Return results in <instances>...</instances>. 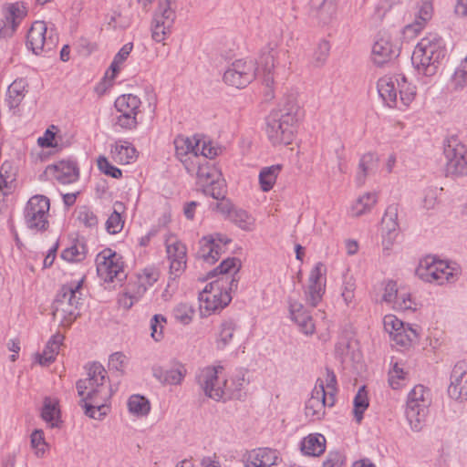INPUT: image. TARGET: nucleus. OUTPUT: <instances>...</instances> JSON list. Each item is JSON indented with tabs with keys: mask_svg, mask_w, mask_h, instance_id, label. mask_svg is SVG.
I'll list each match as a JSON object with an SVG mask.
<instances>
[{
	"mask_svg": "<svg viewBox=\"0 0 467 467\" xmlns=\"http://www.w3.org/2000/svg\"><path fill=\"white\" fill-rule=\"evenodd\" d=\"M85 256L86 245L78 241L63 250L61 254V257L67 262H80Z\"/></svg>",
	"mask_w": 467,
	"mask_h": 467,
	"instance_id": "obj_49",
	"label": "nucleus"
},
{
	"mask_svg": "<svg viewBox=\"0 0 467 467\" xmlns=\"http://www.w3.org/2000/svg\"><path fill=\"white\" fill-rule=\"evenodd\" d=\"M25 16L26 9L21 3L9 5L5 13V19L0 22V37L11 36Z\"/></svg>",
	"mask_w": 467,
	"mask_h": 467,
	"instance_id": "obj_23",
	"label": "nucleus"
},
{
	"mask_svg": "<svg viewBox=\"0 0 467 467\" xmlns=\"http://www.w3.org/2000/svg\"><path fill=\"white\" fill-rule=\"evenodd\" d=\"M393 307L399 310H414L415 303L408 293H400L395 300Z\"/></svg>",
	"mask_w": 467,
	"mask_h": 467,
	"instance_id": "obj_63",
	"label": "nucleus"
},
{
	"mask_svg": "<svg viewBox=\"0 0 467 467\" xmlns=\"http://www.w3.org/2000/svg\"><path fill=\"white\" fill-rule=\"evenodd\" d=\"M282 170V165L275 164L265 167L259 173V182L263 192H269L275 185L277 176Z\"/></svg>",
	"mask_w": 467,
	"mask_h": 467,
	"instance_id": "obj_40",
	"label": "nucleus"
},
{
	"mask_svg": "<svg viewBox=\"0 0 467 467\" xmlns=\"http://www.w3.org/2000/svg\"><path fill=\"white\" fill-rule=\"evenodd\" d=\"M432 16V5L430 1L424 0L421 3L418 16L413 24L408 25L403 30L405 37L416 36L423 28L425 23Z\"/></svg>",
	"mask_w": 467,
	"mask_h": 467,
	"instance_id": "obj_30",
	"label": "nucleus"
},
{
	"mask_svg": "<svg viewBox=\"0 0 467 467\" xmlns=\"http://www.w3.org/2000/svg\"><path fill=\"white\" fill-rule=\"evenodd\" d=\"M330 52V44L328 41L323 39L317 44L314 54L313 59L316 66L320 67L327 61Z\"/></svg>",
	"mask_w": 467,
	"mask_h": 467,
	"instance_id": "obj_56",
	"label": "nucleus"
},
{
	"mask_svg": "<svg viewBox=\"0 0 467 467\" xmlns=\"http://www.w3.org/2000/svg\"><path fill=\"white\" fill-rule=\"evenodd\" d=\"M64 339L63 335L57 333L48 340L43 352L36 356L37 361L41 366H48L52 363Z\"/></svg>",
	"mask_w": 467,
	"mask_h": 467,
	"instance_id": "obj_33",
	"label": "nucleus"
},
{
	"mask_svg": "<svg viewBox=\"0 0 467 467\" xmlns=\"http://www.w3.org/2000/svg\"><path fill=\"white\" fill-rule=\"evenodd\" d=\"M405 372L402 368H400L398 364H395L393 368L389 373V383L394 389H398L401 387V380L405 379Z\"/></svg>",
	"mask_w": 467,
	"mask_h": 467,
	"instance_id": "obj_61",
	"label": "nucleus"
},
{
	"mask_svg": "<svg viewBox=\"0 0 467 467\" xmlns=\"http://www.w3.org/2000/svg\"><path fill=\"white\" fill-rule=\"evenodd\" d=\"M159 272L155 268H145L140 274L138 275V281L136 284L130 285L136 290V298H140L148 289L153 285L159 279Z\"/></svg>",
	"mask_w": 467,
	"mask_h": 467,
	"instance_id": "obj_36",
	"label": "nucleus"
},
{
	"mask_svg": "<svg viewBox=\"0 0 467 467\" xmlns=\"http://www.w3.org/2000/svg\"><path fill=\"white\" fill-rule=\"evenodd\" d=\"M130 412L138 416H145L150 412V405L149 400L140 395H132L128 400Z\"/></svg>",
	"mask_w": 467,
	"mask_h": 467,
	"instance_id": "obj_47",
	"label": "nucleus"
},
{
	"mask_svg": "<svg viewBox=\"0 0 467 467\" xmlns=\"http://www.w3.org/2000/svg\"><path fill=\"white\" fill-rule=\"evenodd\" d=\"M354 410L353 413L355 416V419L357 422H360L363 419V413L368 407V393L366 390V387L362 386L358 389L354 400Z\"/></svg>",
	"mask_w": 467,
	"mask_h": 467,
	"instance_id": "obj_46",
	"label": "nucleus"
},
{
	"mask_svg": "<svg viewBox=\"0 0 467 467\" xmlns=\"http://www.w3.org/2000/svg\"><path fill=\"white\" fill-rule=\"evenodd\" d=\"M398 204H390L386 209L381 221L382 244L385 249H389L398 235Z\"/></svg>",
	"mask_w": 467,
	"mask_h": 467,
	"instance_id": "obj_24",
	"label": "nucleus"
},
{
	"mask_svg": "<svg viewBox=\"0 0 467 467\" xmlns=\"http://www.w3.org/2000/svg\"><path fill=\"white\" fill-rule=\"evenodd\" d=\"M141 101L132 94H124L115 100V108L120 113L115 122L124 130H134L138 125L137 115L140 113Z\"/></svg>",
	"mask_w": 467,
	"mask_h": 467,
	"instance_id": "obj_13",
	"label": "nucleus"
},
{
	"mask_svg": "<svg viewBox=\"0 0 467 467\" xmlns=\"http://www.w3.org/2000/svg\"><path fill=\"white\" fill-rule=\"evenodd\" d=\"M308 16L318 25H328L337 12L336 0H309Z\"/></svg>",
	"mask_w": 467,
	"mask_h": 467,
	"instance_id": "obj_22",
	"label": "nucleus"
},
{
	"mask_svg": "<svg viewBox=\"0 0 467 467\" xmlns=\"http://www.w3.org/2000/svg\"><path fill=\"white\" fill-rule=\"evenodd\" d=\"M187 370L183 364L174 362L170 368L154 366L152 368L153 377L162 385H180Z\"/></svg>",
	"mask_w": 467,
	"mask_h": 467,
	"instance_id": "obj_25",
	"label": "nucleus"
},
{
	"mask_svg": "<svg viewBox=\"0 0 467 467\" xmlns=\"http://www.w3.org/2000/svg\"><path fill=\"white\" fill-rule=\"evenodd\" d=\"M448 394L457 400H467V360H461L454 365Z\"/></svg>",
	"mask_w": 467,
	"mask_h": 467,
	"instance_id": "obj_20",
	"label": "nucleus"
},
{
	"mask_svg": "<svg viewBox=\"0 0 467 467\" xmlns=\"http://www.w3.org/2000/svg\"><path fill=\"white\" fill-rule=\"evenodd\" d=\"M430 390L423 385L415 386L408 395L406 418L414 431H420L426 421L431 405Z\"/></svg>",
	"mask_w": 467,
	"mask_h": 467,
	"instance_id": "obj_8",
	"label": "nucleus"
},
{
	"mask_svg": "<svg viewBox=\"0 0 467 467\" xmlns=\"http://www.w3.org/2000/svg\"><path fill=\"white\" fill-rule=\"evenodd\" d=\"M175 0H159V8L154 15L152 23V38L156 42H162L175 20V12L172 4Z\"/></svg>",
	"mask_w": 467,
	"mask_h": 467,
	"instance_id": "obj_15",
	"label": "nucleus"
},
{
	"mask_svg": "<svg viewBox=\"0 0 467 467\" xmlns=\"http://www.w3.org/2000/svg\"><path fill=\"white\" fill-rule=\"evenodd\" d=\"M416 275L425 282L437 285L451 283L455 279L453 269L446 262L431 256L420 261Z\"/></svg>",
	"mask_w": 467,
	"mask_h": 467,
	"instance_id": "obj_10",
	"label": "nucleus"
},
{
	"mask_svg": "<svg viewBox=\"0 0 467 467\" xmlns=\"http://www.w3.org/2000/svg\"><path fill=\"white\" fill-rule=\"evenodd\" d=\"M96 263L97 273L104 282H113L114 280L121 282L126 278L121 257L110 249L99 254Z\"/></svg>",
	"mask_w": 467,
	"mask_h": 467,
	"instance_id": "obj_12",
	"label": "nucleus"
},
{
	"mask_svg": "<svg viewBox=\"0 0 467 467\" xmlns=\"http://www.w3.org/2000/svg\"><path fill=\"white\" fill-rule=\"evenodd\" d=\"M286 55V51L267 47L262 51L257 67L251 60L237 59L225 70L223 81L229 86L242 88L258 76L262 78L265 85L270 88L274 84L275 75L281 69L279 60Z\"/></svg>",
	"mask_w": 467,
	"mask_h": 467,
	"instance_id": "obj_1",
	"label": "nucleus"
},
{
	"mask_svg": "<svg viewBox=\"0 0 467 467\" xmlns=\"http://www.w3.org/2000/svg\"><path fill=\"white\" fill-rule=\"evenodd\" d=\"M47 25L43 21H35L26 36V46L36 55L43 51H49L55 46L52 36L47 37Z\"/></svg>",
	"mask_w": 467,
	"mask_h": 467,
	"instance_id": "obj_17",
	"label": "nucleus"
},
{
	"mask_svg": "<svg viewBox=\"0 0 467 467\" xmlns=\"http://www.w3.org/2000/svg\"><path fill=\"white\" fill-rule=\"evenodd\" d=\"M15 173L9 162H5L0 168V191L6 195L14 187Z\"/></svg>",
	"mask_w": 467,
	"mask_h": 467,
	"instance_id": "obj_48",
	"label": "nucleus"
},
{
	"mask_svg": "<svg viewBox=\"0 0 467 467\" xmlns=\"http://www.w3.org/2000/svg\"><path fill=\"white\" fill-rule=\"evenodd\" d=\"M123 209V203L119 202H116L114 203V211L109 215L106 222V229L107 231L111 234H115L119 233L122 228L124 222L121 219L120 211Z\"/></svg>",
	"mask_w": 467,
	"mask_h": 467,
	"instance_id": "obj_45",
	"label": "nucleus"
},
{
	"mask_svg": "<svg viewBox=\"0 0 467 467\" xmlns=\"http://www.w3.org/2000/svg\"><path fill=\"white\" fill-rule=\"evenodd\" d=\"M324 382L326 395L328 398L329 406H334L335 404V395L337 392V378L333 370L327 368L326 369V379Z\"/></svg>",
	"mask_w": 467,
	"mask_h": 467,
	"instance_id": "obj_53",
	"label": "nucleus"
},
{
	"mask_svg": "<svg viewBox=\"0 0 467 467\" xmlns=\"http://www.w3.org/2000/svg\"><path fill=\"white\" fill-rule=\"evenodd\" d=\"M47 171L52 173L55 179L62 184L72 183L79 176L77 163L72 161H60L54 165H49Z\"/></svg>",
	"mask_w": 467,
	"mask_h": 467,
	"instance_id": "obj_26",
	"label": "nucleus"
},
{
	"mask_svg": "<svg viewBox=\"0 0 467 467\" xmlns=\"http://www.w3.org/2000/svg\"><path fill=\"white\" fill-rule=\"evenodd\" d=\"M31 447L35 450L36 457L41 458L46 453L47 448L48 447L47 442L45 440L44 432L42 430H35L30 436Z\"/></svg>",
	"mask_w": 467,
	"mask_h": 467,
	"instance_id": "obj_52",
	"label": "nucleus"
},
{
	"mask_svg": "<svg viewBox=\"0 0 467 467\" xmlns=\"http://www.w3.org/2000/svg\"><path fill=\"white\" fill-rule=\"evenodd\" d=\"M384 327L390 336H393L400 330H404L405 327L403 322L395 316H386L384 317Z\"/></svg>",
	"mask_w": 467,
	"mask_h": 467,
	"instance_id": "obj_62",
	"label": "nucleus"
},
{
	"mask_svg": "<svg viewBox=\"0 0 467 467\" xmlns=\"http://www.w3.org/2000/svg\"><path fill=\"white\" fill-rule=\"evenodd\" d=\"M379 95L389 108H398L400 104L409 106L416 96V87L408 83L402 75L384 76L377 82Z\"/></svg>",
	"mask_w": 467,
	"mask_h": 467,
	"instance_id": "obj_7",
	"label": "nucleus"
},
{
	"mask_svg": "<svg viewBox=\"0 0 467 467\" xmlns=\"http://www.w3.org/2000/svg\"><path fill=\"white\" fill-rule=\"evenodd\" d=\"M222 366L206 367L197 375V383L204 391L205 395L214 400H221L226 398L227 380H220L219 373L223 370Z\"/></svg>",
	"mask_w": 467,
	"mask_h": 467,
	"instance_id": "obj_11",
	"label": "nucleus"
},
{
	"mask_svg": "<svg viewBox=\"0 0 467 467\" xmlns=\"http://www.w3.org/2000/svg\"><path fill=\"white\" fill-rule=\"evenodd\" d=\"M300 117L296 99L292 95L285 97L266 118L265 133L269 141L275 146L290 144L297 131Z\"/></svg>",
	"mask_w": 467,
	"mask_h": 467,
	"instance_id": "obj_3",
	"label": "nucleus"
},
{
	"mask_svg": "<svg viewBox=\"0 0 467 467\" xmlns=\"http://www.w3.org/2000/svg\"><path fill=\"white\" fill-rule=\"evenodd\" d=\"M132 48L133 44L127 43L120 48V50L114 57V59L109 67V70L111 71L109 78L111 80H113L116 75L119 73L120 69V65L128 58L130 52L132 51Z\"/></svg>",
	"mask_w": 467,
	"mask_h": 467,
	"instance_id": "obj_50",
	"label": "nucleus"
},
{
	"mask_svg": "<svg viewBox=\"0 0 467 467\" xmlns=\"http://www.w3.org/2000/svg\"><path fill=\"white\" fill-rule=\"evenodd\" d=\"M26 81L23 78L16 79L7 89V104L10 109H16L25 98Z\"/></svg>",
	"mask_w": 467,
	"mask_h": 467,
	"instance_id": "obj_37",
	"label": "nucleus"
},
{
	"mask_svg": "<svg viewBox=\"0 0 467 467\" xmlns=\"http://www.w3.org/2000/svg\"><path fill=\"white\" fill-rule=\"evenodd\" d=\"M203 192L215 200L223 199L225 195L223 182L220 178L215 180L214 182L203 187Z\"/></svg>",
	"mask_w": 467,
	"mask_h": 467,
	"instance_id": "obj_59",
	"label": "nucleus"
},
{
	"mask_svg": "<svg viewBox=\"0 0 467 467\" xmlns=\"http://www.w3.org/2000/svg\"><path fill=\"white\" fill-rule=\"evenodd\" d=\"M289 312L291 318L297 324L304 334L311 335L315 332V324L312 317L307 313L300 302L290 301Z\"/></svg>",
	"mask_w": 467,
	"mask_h": 467,
	"instance_id": "obj_28",
	"label": "nucleus"
},
{
	"mask_svg": "<svg viewBox=\"0 0 467 467\" xmlns=\"http://www.w3.org/2000/svg\"><path fill=\"white\" fill-rule=\"evenodd\" d=\"M201 140L188 137H177L174 140L175 152L177 157L185 161L182 158L192 155L194 159H199Z\"/></svg>",
	"mask_w": 467,
	"mask_h": 467,
	"instance_id": "obj_31",
	"label": "nucleus"
},
{
	"mask_svg": "<svg viewBox=\"0 0 467 467\" xmlns=\"http://www.w3.org/2000/svg\"><path fill=\"white\" fill-rule=\"evenodd\" d=\"M78 220L88 228H96L99 221L97 215L87 206H82L78 212Z\"/></svg>",
	"mask_w": 467,
	"mask_h": 467,
	"instance_id": "obj_57",
	"label": "nucleus"
},
{
	"mask_svg": "<svg viewBox=\"0 0 467 467\" xmlns=\"http://www.w3.org/2000/svg\"><path fill=\"white\" fill-rule=\"evenodd\" d=\"M83 280L64 285L53 302V317L59 326L69 327L79 317L81 305V288Z\"/></svg>",
	"mask_w": 467,
	"mask_h": 467,
	"instance_id": "obj_5",
	"label": "nucleus"
},
{
	"mask_svg": "<svg viewBox=\"0 0 467 467\" xmlns=\"http://www.w3.org/2000/svg\"><path fill=\"white\" fill-rule=\"evenodd\" d=\"M398 56L399 49L392 44L389 34L379 32L372 47L371 59L373 63L380 67Z\"/></svg>",
	"mask_w": 467,
	"mask_h": 467,
	"instance_id": "obj_19",
	"label": "nucleus"
},
{
	"mask_svg": "<svg viewBox=\"0 0 467 467\" xmlns=\"http://www.w3.org/2000/svg\"><path fill=\"white\" fill-rule=\"evenodd\" d=\"M88 378L77 381L78 394L81 397L80 405L85 414L95 420H102L109 410L107 404L112 396L110 386L106 383L107 371L99 362L87 366Z\"/></svg>",
	"mask_w": 467,
	"mask_h": 467,
	"instance_id": "obj_2",
	"label": "nucleus"
},
{
	"mask_svg": "<svg viewBox=\"0 0 467 467\" xmlns=\"http://www.w3.org/2000/svg\"><path fill=\"white\" fill-rule=\"evenodd\" d=\"M247 380L245 379V373L238 371L231 379L227 380L226 385V398L227 399H239L241 397V390L244 389Z\"/></svg>",
	"mask_w": 467,
	"mask_h": 467,
	"instance_id": "obj_43",
	"label": "nucleus"
},
{
	"mask_svg": "<svg viewBox=\"0 0 467 467\" xmlns=\"http://www.w3.org/2000/svg\"><path fill=\"white\" fill-rule=\"evenodd\" d=\"M42 419L50 425L51 428L59 426V410L55 402L49 398H46L41 411Z\"/></svg>",
	"mask_w": 467,
	"mask_h": 467,
	"instance_id": "obj_42",
	"label": "nucleus"
},
{
	"mask_svg": "<svg viewBox=\"0 0 467 467\" xmlns=\"http://www.w3.org/2000/svg\"><path fill=\"white\" fill-rule=\"evenodd\" d=\"M196 164L198 165L196 172L197 182L202 188L214 182L215 180L221 177L220 171L210 161H202L199 160L196 161Z\"/></svg>",
	"mask_w": 467,
	"mask_h": 467,
	"instance_id": "obj_34",
	"label": "nucleus"
},
{
	"mask_svg": "<svg viewBox=\"0 0 467 467\" xmlns=\"http://www.w3.org/2000/svg\"><path fill=\"white\" fill-rule=\"evenodd\" d=\"M445 54L443 39L437 34H429L416 46L411 61L419 73L424 76H433Z\"/></svg>",
	"mask_w": 467,
	"mask_h": 467,
	"instance_id": "obj_4",
	"label": "nucleus"
},
{
	"mask_svg": "<svg viewBox=\"0 0 467 467\" xmlns=\"http://www.w3.org/2000/svg\"><path fill=\"white\" fill-rule=\"evenodd\" d=\"M330 407L326 395L322 379H318L311 392V397L306 402L305 414L311 421L321 420L325 415V408Z\"/></svg>",
	"mask_w": 467,
	"mask_h": 467,
	"instance_id": "obj_16",
	"label": "nucleus"
},
{
	"mask_svg": "<svg viewBox=\"0 0 467 467\" xmlns=\"http://www.w3.org/2000/svg\"><path fill=\"white\" fill-rule=\"evenodd\" d=\"M193 314V308L186 303H180L173 309V316L175 319L184 325H187L192 321Z\"/></svg>",
	"mask_w": 467,
	"mask_h": 467,
	"instance_id": "obj_54",
	"label": "nucleus"
},
{
	"mask_svg": "<svg viewBox=\"0 0 467 467\" xmlns=\"http://www.w3.org/2000/svg\"><path fill=\"white\" fill-rule=\"evenodd\" d=\"M378 161V157L372 152L365 153L360 158L358 171L357 173V182L359 185L364 184L367 176L376 170Z\"/></svg>",
	"mask_w": 467,
	"mask_h": 467,
	"instance_id": "obj_39",
	"label": "nucleus"
},
{
	"mask_svg": "<svg viewBox=\"0 0 467 467\" xmlns=\"http://www.w3.org/2000/svg\"><path fill=\"white\" fill-rule=\"evenodd\" d=\"M446 171L454 175H467V148L456 138H450L444 144L443 150Z\"/></svg>",
	"mask_w": 467,
	"mask_h": 467,
	"instance_id": "obj_14",
	"label": "nucleus"
},
{
	"mask_svg": "<svg viewBox=\"0 0 467 467\" xmlns=\"http://www.w3.org/2000/svg\"><path fill=\"white\" fill-rule=\"evenodd\" d=\"M378 201L376 192H367L358 197L355 203L352 205V213L355 216H360L370 211Z\"/></svg>",
	"mask_w": 467,
	"mask_h": 467,
	"instance_id": "obj_41",
	"label": "nucleus"
},
{
	"mask_svg": "<svg viewBox=\"0 0 467 467\" xmlns=\"http://www.w3.org/2000/svg\"><path fill=\"white\" fill-rule=\"evenodd\" d=\"M166 251L170 260L171 275L179 276L186 267V246L174 237L166 240Z\"/></svg>",
	"mask_w": 467,
	"mask_h": 467,
	"instance_id": "obj_21",
	"label": "nucleus"
},
{
	"mask_svg": "<svg viewBox=\"0 0 467 467\" xmlns=\"http://www.w3.org/2000/svg\"><path fill=\"white\" fill-rule=\"evenodd\" d=\"M98 167L102 172L106 175L111 176L112 178L119 179L122 176L121 171L119 168L112 166L105 157H99L98 159Z\"/></svg>",
	"mask_w": 467,
	"mask_h": 467,
	"instance_id": "obj_60",
	"label": "nucleus"
},
{
	"mask_svg": "<svg viewBox=\"0 0 467 467\" xmlns=\"http://www.w3.org/2000/svg\"><path fill=\"white\" fill-rule=\"evenodd\" d=\"M236 327L237 325L233 319H226L221 323L216 338L218 349H223L231 343Z\"/></svg>",
	"mask_w": 467,
	"mask_h": 467,
	"instance_id": "obj_38",
	"label": "nucleus"
},
{
	"mask_svg": "<svg viewBox=\"0 0 467 467\" xmlns=\"http://www.w3.org/2000/svg\"><path fill=\"white\" fill-rule=\"evenodd\" d=\"M49 209L50 202L47 197L44 195L31 197L24 209V218L27 228L36 232L46 231L49 226Z\"/></svg>",
	"mask_w": 467,
	"mask_h": 467,
	"instance_id": "obj_9",
	"label": "nucleus"
},
{
	"mask_svg": "<svg viewBox=\"0 0 467 467\" xmlns=\"http://www.w3.org/2000/svg\"><path fill=\"white\" fill-rule=\"evenodd\" d=\"M229 219L244 231H251L254 228V219L242 209H234Z\"/></svg>",
	"mask_w": 467,
	"mask_h": 467,
	"instance_id": "obj_51",
	"label": "nucleus"
},
{
	"mask_svg": "<svg viewBox=\"0 0 467 467\" xmlns=\"http://www.w3.org/2000/svg\"><path fill=\"white\" fill-rule=\"evenodd\" d=\"M231 242V239L222 234L204 236L200 240L198 256L208 264H214L223 252V247Z\"/></svg>",
	"mask_w": 467,
	"mask_h": 467,
	"instance_id": "obj_18",
	"label": "nucleus"
},
{
	"mask_svg": "<svg viewBox=\"0 0 467 467\" xmlns=\"http://www.w3.org/2000/svg\"><path fill=\"white\" fill-rule=\"evenodd\" d=\"M326 450V439L322 434H310L303 439L301 451L308 456H319Z\"/></svg>",
	"mask_w": 467,
	"mask_h": 467,
	"instance_id": "obj_35",
	"label": "nucleus"
},
{
	"mask_svg": "<svg viewBox=\"0 0 467 467\" xmlns=\"http://www.w3.org/2000/svg\"><path fill=\"white\" fill-rule=\"evenodd\" d=\"M237 288V281L229 276L219 277L199 293L200 311L207 316L224 308L232 300L230 292Z\"/></svg>",
	"mask_w": 467,
	"mask_h": 467,
	"instance_id": "obj_6",
	"label": "nucleus"
},
{
	"mask_svg": "<svg viewBox=\"0 0 467 467\" xmlns=\"http://www.w3.org/2000/svg\"><path fill=\"white\" fill-rule=\"evenodd\" d=\"M111 155L116 162L119 164H129L136 160L137 150L131 143L119 140L111 150Z\"/></svg>",
	"mask_w": 467,
	"mask_h": 467,
	"instance_id": "obj_32",
	"label": "nucleus"
},
{
	"mask_svg": "<svg viewBox=\"0 0 467 467\" xmlns=\"http://www.w3.org/2000/svg\"><path fill=\"white\" fill-rule=\"evenodd\" d=\"M165 323L166 317L161 314L154 315L150 319V336L155 341H161L162 339V329Z\"/></svg>",
	"mask_w": 467,
	"mask_h": 467,
	"instance_id": "obj_58",
	"label": "nucleus"
},
{
	"mask_svg": "<svg viewBox=\"0 0 467 467\" xmlns=\"http://www.w3.org/2000/svg\"><path fill=\"white\" fill-rule=\"evenodd\" d=\"M344 461L345 457L339 451H330L323 462V467H341Z\"/></svg>",
	"mask_w": 467,
	"mask_h": 467,
	"instance_id": "obj_64",
	"label": "nucleus"
},
{
	"mask_svg": "<svg viewBox=\"0 0 467 467\" xmlns=\"http://www.w3.org/2000/svg\"><path fill=\"white\" fill-rule=\"evenodd\" d=\"M451 83L455 89L462 88L467 85V57L462 60L460 66L455 70Z\"/></svg>",
	"mask_w": 467,
	"mask_h": 467,
	"instance_id": "obj_55",
	"label": "nucleus"
},
{
	"mask_svg": "<svg viewBox=\"0 0 467 467\" xmlns=\"http://www.w3.org/2000/svg\"><path fill=\"white\" fill-rule=\"evenodd\" d=\"M240 261L237 258H226L224 259L219 266L211 271L208 274L209 277H213L216 275L218 273L222 275L221 277L229 276L231 279H234L231 274H235L239 271Z\"/></svg>",
	"mask_w": 467,
	"mask_h": 467,
	"instance_id": "obj_44",
	"label": "nucleus"
},
{
	"mask_svg": "<svg viewBox=\"0 0 467 467\" xmlns=\"http://www.w3.org/2000/svg\"><path fill=\"white\" fill-rule=\"evenodd\" d=\"M322 264H317L311 271L308 286L306 291V301L315 307L320 302L324 293V284L322 282Z\"/></svg>",
	"mask_w": 467,
	"mask_h": 467,
	"instance_id": "obj_27",
	"label": "nucleus"
},
{
	"mask_svg": "<svg viewBox=\"0 0 467 467\" xmlns=\"http://www.w3.org/2000/svg\"><path fill=\"white\" fill-rule=\"evenodd\" d=\"M276 451L259 448L249 452L244 467H273L277 464Z\"/></svg>",
	"mask_w": 467,
	"mask_h": 467,
	"instance_id": "obj_29",
	"label": "nucleus"
}]
</instances>
